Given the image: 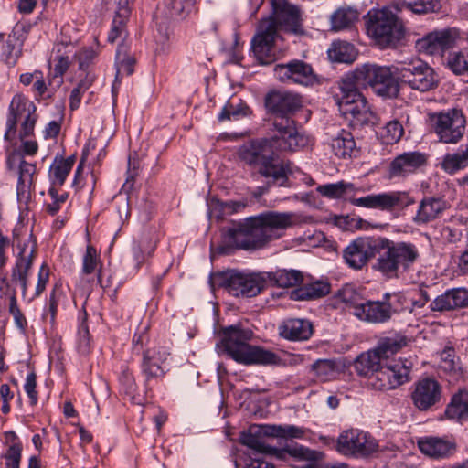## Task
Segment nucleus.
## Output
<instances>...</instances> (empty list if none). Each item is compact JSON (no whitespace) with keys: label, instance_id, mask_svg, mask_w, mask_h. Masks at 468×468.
<instances>
[{"label":"nucleus","instance_id":"dca6fc26","mask_svg":"<svg viewBox=\"0 0 468 468\" xmlns=\"http://www.w3.org/2000/svg\"><path fill=\"white\" fill-rule=\"evenodd\" d=\"M336 448L346 456L366 457L377 452L378 444L367 432L350 429L339 435Z\"/></svg>","mask_w":468,"mask_h":468},{"label":"nucleus","instance_id":"49530a36","mask_svg":"<svg viewBox=\"0 0 468 468\" xmlns=\"http://www.w3.org/2000/svg\"><path fill=\"white\" fill-rule=\"evenodd\" d=\"M156 248V241L143 239L134 242L132 248L135 268L139 270L147 258L152 257Z\"/></svg>","mask_w":468,"mask_h":468},{"label":"nucleus","instance_id":"37998d69","mask_svg":"<svg viewBox=\"0 0 468 468\" xmlns=\"http://www.w3.org/2000/svg\"><path fill=\"white\" fill-rule=\"evenodd\" d=\"M354 190V185L345 181L320 185L316 188L320 195L330 199L347 198L348 194L353 193Z\"/></svg>","mask_w":468,"mask_h":468},{"label":"nucleus","instance_id":"423d86ee","mask_svg":"<svg viewBox=\"0 0 468 468\" xmlns=\"http://www.w3.org/2000/svg\"><path fill=\"white\" fill-rule=\"evenodd\" d=\"M396 62L391 66L364 64L354 71L346 74L341 80L350 82L355 87L369 86L373 91L384 99H393L399 95V84L396 80Z\"/></svg>","mask_w":468,"mask_h":468},{"label":"nucleus","instance_id":"9d476101","mask_svg":"<svg viewBox=\"0 0 468 468\" xmlns=\"http://www.w3.org/2000/svg\"><path fill=\"white\" fill-rule=\"evenodd\" d=\"M396 71L401 83L420 92L432 90L439 85L435 70L416 56L396 61Z\"/></svg>","mask_w":468,"mask_h":468},{"label":"nucleus","instance_id":"6ab92c4d","mask_svg":"<svg viewBox=\"0 0 468 468\" xmlns=\"http://www.w3.org/2000/svg\"><path fill=\"white\" fill-rule=\"evenodd\" d=\"M168 356L169 353L166 349L160 346L148 348L144 352L141 370L147 388H151L165 377L167 371L165 362Z\"/></svg>","mask_w":468,"mask_h":468},{"label":"nucleus","instance_id":"2f4dec72","mask_svg":"<svg viewBox=\"0 0 468 468\" xmlns=\"http://www.w3.org/2000/svg\"><path fill=\"white\" fill-rule=\"evenodd\" d=\"M271 426H254L240 435V442L249 447L251 452L270 453L272 449L265 444L263 435L271 436L264 431H269Z\"/></svg>","mask_w":468,"mask_h":468},{"label":"nucleus","instance_id":"7c9ffc66","mask_svg":"<svg viewBox=\"0 0 468 468\" xmlns=\"http://www.w3.org/2000/svg\"><path fill=\"white\" fill-rule=\"evenodd\" d=\"M447 419L459 423L468 421V390L459 389L452 395L445 409Z\"/></svg>","mask_w":468,"mask_h":468},{"label":"nucleus","instance_id":"c03bdc74","mask_svg":"<svg viewBox=\"0 0 468 468\" xmlns=\"http://www.w3.org/2000/svg\"><path fill=\"white\" fill-rule=\"evenodd\" d=\"M441 363L440 367L442 371L448 373L456 380L463 377V370L460 366L459 360L455 359V351L452 347L445 348L440 355Z\"/></svg>","mask_w":468,"mask_h":468},{"label":"nucleus","instance_id":"4c0bfd02","mask_svg":"<svg viewBox=\"0 0 468 468\" xmlns=\"http://www.w3.org/2000/svg\"><path fill=\"white\" fill-rule=\"evenodd\" d=\"M358 20V12L350 6L337 8L330 16L331 30L341 31L350 28Z\"/></svg>","mask_w":468,"mask_h":468},{"label":"nucleus","instance_id":"864d4df0","mask_svg":"<svg viewBox=\"0 0 468 468\" xmlns=\"http://www.w3.org/2000/svg\"><path fill=\"white\" fill-rule=\"evenodd\" d=\"M404 134V128L400 122L392 120L388 122L381 133L382 139L388 144L398 143Z\"/></svg>","mask_w":468,"mask_h":468},{"label":"nucleus","instance_id":"473e14b6","mask_svg":"<svg viewBox=\"0 0 468 468\" xmlns=\"http://www.w3.org/2000/svg\"><path fill=\"white\" fill-rule=\"evenodd\" d=\"M384 363L385 360L372 348L360 354L355 360L354 367L359 376L367 378L368 382L369 377H372Z\"/></svg>","mask_w":468,"mask_h":468},{"label":"nucleus","instance_id":"ddd939ff","mask_svg":"<svg viewBox=\"0 0 468 468\" xmlns=\"http://www.w3.org/2000/svg\"><path fill=\"white\" fill-rule=\"evenodd\" d=\"M130 16V10L127 6H120L112 20V28L108 34V41L113 43L117 38L123 41L118 46L115 55L116 74L118 76L131 75L133 72L135 63L134 58L130 54V47L124 41L128 32L126 22Z\"/></svg>","mask_w":468,"mask_h":468},{"label":"nucleus","instance_id":"4468645a","mask_svg":"<svg viewBox=\"0 0 468 468\" xmlns=\"http://www.w3.org/2000/svg\"><path fill=\"white\" fill-rule=\"evenodd\" d=\"M430 120L432 131L441 143L454 144L463 137L466 118L462 110L453 108L434 112Z\"/></svg>","mask_w":468,"mask_h":468},{"label":"nucleus","instance_id":"b1692460","mask_svg":"<svg viewBox=\"0 0 468 468\" xmlns=\"http://www.w3.org/2000/svg\"><path fill=\"white\" fill-rule=\"evenodd\" d=\"M427 164V155L418 151L405 152L396 156L388 166L389 179H405L416 174Z\"/></svg>","mask_w":468,"mask_h":468},{"label":"nucleus","instance_id":"f257e3e1","mask_svg":"<svg viewBox=\"0 0 468 468\" xmlns=\"http://www.w3.org/2000/svg\"><path fill=\"white\" fill-rule=\"evenodd\" d=\"M376 253L378 256L373 268L389 279L409 271L420 258L414 243L384 237L356 239L344 250L343 258L350 268L360 270Z\"/></svg>","mask_w":468,"mask_h":468},{"label":"nucleus","instance_id":"0eeeda50","mask_svg":"<svg viewBox=\"0 0 468 468\" xmlns=\"http://www.w3.org/2000/svg\"><path fill=\"white\" fill-rule=\"evenodd\" d=\"M338 90L335 96V101L340 112L349 116L352 126H373L377 123V115L371 111L368 102L357 87L349 81L340 80Z\"/></svg>","mask_w":468,"mask_h":468},{"label":"nucleus","instance_id":"052dcab7","mask_svg":"<svg viewBox=\"0 0 468 468\" xmlns=\"http://www.w3.org/2000/svg\"><path fill=\"white\" fill-rule=\"evenodd\" d=\"M245 468H275L267 457V453L251 452L245 463Z\"/></svg>","mask_w":468,"mask_h":468},{"label":"nucleus","instance_id":"e2e57ef3","mask_svg":"<svg viewBox=\"0 0 468 468\" xmlns=\"http://www.w3.org/2000/svg\"><path fill=\"white\" fill-rule=\"evenodd\" d=\"M291 456L303 461H315L317 452L311 451L303 446H294L288 450Z\"/></svg>","mask_w":468,"mask_h":468},{"label":"nucleus","instance_id":"79ce46f5","mask_svg":"<svg viewBox=\"0 0 468 468\" xmlns=\"http://www.w3.org/2000/svg\"><path fill=\"white\" fill-rule=\"evenodd\" d=\"M440 7V0H398L395 5L398 11L408 10L417 15L435 12Z\"/></svg>","mask_w":468,"mask_h":468},{"label":"nucleus","instance_id":"4be33fe9","mask_svg":"<svg viewBox=\"0 0 468 468\" xmlns=\"http://www.w3.org/2000/svg\"><path fill=\"white\" fill-rule=\"evenodd\" d=\"M6 165L10 171L18 173L16 193L18 199H27L37 172L35 164L27 162L19 153L8 154Z\"/></svg>","mask_w":468,"mask_h":468},{"label":"nucleus","instance_id":"bb28decb","mask_svg":"<svg viewBox=\"0 0 468 468\" xmlns=\"http://www.w3.org/2000/svg\"><path fill=\"white\" fill-rule=\"evenodd\" d=\"M432 312H449L468 307V290L463 287L452 288L438 295L431 303Z\"/></svg>","mask_w":468,"mask_h":468},{"label":"nucleus","instance_id":"3c124183","mask_svg":"<svg viewBox=\"0 0 468 468\" xmlns=\"http://www.w3.org/2000/svg\"><path fill=\"white\" fill-rule=\"evenodd\" d=\"M21 54L22 44L15 37H8L2 48L5 62L10 67L15 66Z\"/></svg>","mask_w":468,"mask_h":468},{"label":"nucleus","instance_id":"69168bd1","mask_svg":"<svg viewBox=\"0 0 468 468\" xmlns=\"http://www.w3.org/2000/svg\"><path fill=\"white\" fill-rule=\"evenodd\" d=\"M78 348L81 354H87L90 350V333L88 326L84 324L79 328Z\"/></svg>","mask_w":468,"mask_h":468},{"label":"nucleus","instance_id":"f03ea898","mask_svg":"<svg viewBox=\"0 0 468 468\" xmlns=\"http://www.w3.org/2000/svg\"><path fill=\"white\" fill-rule=\"evenodd\" d=\"M298 216L292 211H266L246 218L236 227L228 229L225 242L233 248L257 250L281 239L285 231L296 225Z\"/></svg>","mask_w":468,"mask_h":468},{"label":"nucleus","instance_id":"774afa93","mask_svg":"<svg viewBox=\"0 0 468 468\" xmlns=\"http://www.w3.org/2000/svg\"><path fill=\"white\" fill-rule=\"evenodd\" d=\"M48 278L49 268L46 263H43L38 271L35 296H39L45 291L46 285L48 282Z\"/></svg>","mask_w":468,"mask_h":468},{"label":"nucleus","instance_id":"8fccbe9b","mask_svg":"<svg viewBox=\"0 0 468 468\" xmlns=\"http://www.w3.org/2000/svg\"><path fill=\"white\" fill-rule=\"evenodd\" d=\"M341 302L345 303L352 308V314L356 317L357 310L362 308L365 299L352 286L346 285L343 287L338 293Z\"/></svg>","mask_w":468,"mask_h":468},{"label":"nucleus","instance_id":"603ef678","mask_svg":"<svg viewBox=\"0 0 468 468\" xmlns=\"http://www.w3.org/2000/svg\"><path fill=\"white\" fill-rule=\"evenodd\" d=\"M447 66L455 75L468 73V52L459 50L449 53Z\"/></svg>","mask_w":468,"mask_h":468},{"label":"nucleus","instance_id":"09e8293b","mask_svg":"<svg viewBox=\"0 0 468 468\" xmlns=\"http://www.w3.org/2000/svg\"><path fill=\"white\" fill-rule=\"evenodd\" d=\"M250 113V108L242 101H239L238 103H234V101H229L218 114V120L220 122L230 120L231 118L239 120L242 117L248 116Z\"/></svg>","mask_w":468,"mask_h":468},{"label":"nucleus","instance_id":"2eb2a0df","mask_svg":"<svg viewBox=\"0 0 468 468\" xmlns=\"http://www.w3.org/2000/svg\"><path fill=\"white\" fill-rule=\"evenodd\" d=\"M410 367L407 360L393 359L384 363L372 377H369L367 385L373 389L388 391L407 383L410 380Z\"/></svg>","mask_w":468,"mask_h":468},{"label":"nucleus","instance_id":"0e129e2a","mask_svg":"<svg viewBox=\"0 0 468 468\" xmlns=\"http://www.w3.org/2000/svg\"><path fill=\"white\" fill-rule=\"evenodd\" d=\"M96 57L97 53L91 48H85L80 49L77 54L79 68L83 70L86 69L90 63H91Z\"/></svg>","mask_w":468,"mask_h":468},{"label":"nucleus","instance_id":"20e7f679","mask_svg":"<svg viewBox=\"0 0 468 468\" xmlns=\"http://www.w3.org/2000/svg\"><path fill=\"white\" fill-rule=\"evenodd\" d=\"M252 331L239 324L225 327L221 331V339L217 344L218 353H223L238 363L244 365H276L280 357L275 353L257 346L248 344Z\"/></svg>","mask_w":468,"mask_h":468},{"label":"nucleus","instance_id":"393cba45","mask_svg":"<svg viewBox=\"0 0 468 468\" xmlns=\"http://www.w3.org/2000/svg\"><path fill=\"white\" fill-rule=\"evenodd\" d=\"M390 299L391 294L387 292L381 301L366 300L362 308L357 310L356 317L361 321L372 324L388 322L396 313Z\"/></svg>","mask_w":468,"mask_h":468},{"label":"nucleus","instance_id":"7ed1b4c3","mask_svg":"<svg viewBox=\"0 0 468 468\" xmlns=\"http://www.w3.org/2000/svg\"><path fill=\"white\" fill-rule=\"evenodd\" d=\"M271 13L260 20L251 39V48L261 64L275 60V45L281 38L280 31L303 34L302 14L298 6L286 0H271Z\"/></svg>","mask_w":468,"mask_h":468},{"label":"nucleus","instance_id":"39448f33","mask_svg":"<svg viewBox=\"0 0 468 468\" xmlns=\"http://www.w3.org/2000/svg\"><path fill=\"white\" fill-rule=\"evenodd\" d=\"M265 139L252 141L239 149V157L248 165L257 168L258 172L271 182L284 186L288 174L292 173L289 162H278Z\"/></svg>","mask_w":468,"mask_h":468},{"label":"nucleus","instance_id":"c85d7f7f","mask_svg":"<svg viewBox=\"0 0 468 468\" xmlns=\"http://www.w3.org/2000/svg\"><path fill=\"white\" fill-rule=\"evenodd\" d=\"M418 446L423 454L434 459L448 457L455 450V444L452 441L435 436L420 438Z\"/></svg>","mask_w":468,"mask_h":468},{"label":"nucleus","instance_id":"cd10ccee","mask_svg":"<svg viewBox=\"0 0 468 468\" xmlns=\"http://www.w3.org/2000/svg\"><path fill=\"white\" fill-rule=\"evenodd\" d=\"M314 334L313 324L308 319L290 318L279 325V335L289 341H306Z\"/></svg>","mask_w":468,"mask_h":468},{"label":"nucleus","instance_id":"f8f14e48","mask_svg":"<svg viewBox=\"0 0 468 468\" xmlns=\"http://www.w3.org/2000/svg\"><path fill=\"white\" fill-rule=\"evenodd\" d=\"M37 107L27 96L17 93L9 104L6 118L5 139L12 141L17 133V123L20 122L21 136H33L37 121Z\"/></svg>","mask_w":468,"mask_h":468},{"label":"nucleus","instance_id":"de8ad7c7","mask_svg":"<svg viewBox=\"0 0 468 468\" xmlns=\"http://www.w3.org/2000/svg\"><path fill=\"white\" fill-rule=\"evenodd\" d=\"M99 263L100 258L97 254L96 249L91 245H88L82 259L81 272L82 274L89 275L97 271V280L101 284V273L99 269Z\"/></svg>","mask_w":468,"mask_h":468},{"label":"nucleus","instance_id":"a19ab883","mask_svg":"<svg viewBox=\"0 0 468 468\" xmlns=\"http://www.w3.org/2000/svg\"><path fill=\"white\" fill-rule=\"evenodd\" d=\"M75 163L74 156L56 157L49 167V178L53 186H62Z\"/></svg>","mask_w":468,"mask_h":468},{"label":"nucleus","instance_id":"58836bf2","mask_svg":"<svg viewBox=\"0 0 468 468\" xmlns=\"http://www.w3.org/2000/svg\"><path fill=\"white\" fill-rule=\"evenodd\" d=\"M332 150L334 154L341 158L356 155L357 149L352 133L342 130L332 141Z\"/></svg>","mask_w":468,"mask_h":468},{"label":"nucleus","instance_id":"680f3d73","mask_svg":"<svg viewBox=\"0 0 468 468\" xmlns=\"http://www.w3.org/2000/svg\"><path fill=\"white\" fill-rule=\"evenodd\" d=\"M55 62L53 80L57 86H60L63 81L62 76L69 67V58L68 56L58 55L55 58Z\"/></svg>","mask_w":468,"mask_h":468},{"label":"nucleus","instance_id":"6e6d98bb","mask_svg":"<svg viewBox=\"0 0 468 468\" xmlns=\"http://www.w3.org/2000/svg\"><path fill=\"white\" fill-rule=\"evenodd\" d=\"M268 430L271 431H264L266 433L271 436L282 437V438H302L304 434V431L294 425H285V426H271Z\"/></svg>","mask_w":468,"mask_h":468},{"label":"nucleus","instance_id":"ea45409f","mask_svg":"<svg viewBox=\"0 0 468 468\" xmlns=\"http://www.w3.org/2000/svg\"><path fill=\"white\" fill-rule=\"evenodd\" d=\"M466 166H468V145L464 148L460 147L454 153L445 154L441 163V169L450 175H453Z\"/></svg>","mask_w":468,"mask_h":468},{"label":"nucleus","instance_id":"412c9836","mask_svg":"<svg viewBox=\"0 0 468 468\" xmlns=\"http://www.w3.org/2000/svg\"><path fill=\"white\" fill-rule=\"evenodd\" d=\"M441 394L442 388L436 379L424 378L414 384L410 399L419 410L427 411L440 403Z\"/></svg>","mask_w":468,"mask_h":468},{"label":"nucleus","instance_id":"f704fd0d","mask_svg":"<svg viewBox=\"0 0 468 468\" xmlns=\"http://www.w3.org/2000/svg\"><path fill=\"white\" fill-rule=\"evenodd\" d=\"M266 282H271L273 285L281 288L295 287L303 282V276L300 271L297 270H277L272 272L264 273Z\"/></svg>","mask_w":468,"mask_h":468},{"label":"nucleus","instance_id":"9b49d317","mask_svg":"<svg viewBox=\"0 0 468 468\" xmlns=\"http://www.w3.org/2000/svg\"><path fill=\"white\" fill-rule=\"evenodd\" d=\"M270 136L264 138L275 155V152H296L311 144V139L297 131L295 122L289 116L272 117Z\"/></svg>","mask_w":468,"mask_h":468},{"label":"nucleus","instance_id":"5701e85b","mask_svg":"<svg viewBox=\"0 0 468 468\" xmlns=\"http://www.w3.org/2000/svg\"><path fill=\"white\" fill-rule=\"evenodd\" d=\"M18 248L19 253L12 271V279L20 284L22 293L25 295L27 289L28 271L37 253V242L34 236L30 233L23 243L18 244Z\"/></svg>","mask_w":468,"mask_h":468},{"label":"nucleus","instance_id":"bf43d9fd","mask_svg":"<svg viewBox=\"0 0 468 468\" xmlns=\"http://www.w3.org/2000/svg\"><path fill=\"white\" fill-rule=\"evenodd\" d=\"M8 311L14 318L16 327L21 331H24L27 326V322L25 315L23 314V313L21 312L17 305L16 295L15 292L9 297Z\"/></svg>","mask_w":468,"mask_h":468},{"label":"nucleus","instance_id":"5fc2aeb1","mask_svg":"<svg viewBox=\"0 0 468 468\" xmlns=\"http://www.w3.org/2000/svg\"><path fill=\"white\" fill-rule=\"evenodd\" d=\"M196 0H170L169 15L172 18L183 19L193 9Z\"/></svg>","mask_w":468,"mask_h":468},{"label":"nucleus","instance_id":"a211bd4d","mask_svg":"<svg viewBox=\"0 0 468 468\" xmlns=\"http://www.w3.org/2000/svg\"><path fill=\"white\" fill-rule=\"evenodd\" d=\"M275 77L282 83L309 86L316 81L312 66L300 59L277 64L273 69Z\"/></svg>","mask_w":468,"mask_h":468},{"label":"nucleus","instance_id":"aec40b11","mask_svg":"<svg viewBox=\"0 0 468 468\" xmlns=\"http://www.w3.org/2000/svg\"><path fill=\"white\" fill-rule=\"evenodd\" d=\"M460 37L457 28L446 27L433 30L416 42L420 51L428 55H442L452 48Z\"/></svg>","mask_w":468,"mask_h":468},{"label":"nucleus","instance_id":"1a4fd4ad","mask_svg":"<svg viewBox=\"0 0 468 468\" xmlns=\"http://www.w3.org/2000/svg\"><path fill=\"white\" fill-rule=\"evenodd\" d=\"M209 283L213 290L225 288L236 297H254L264 288V273H241L234 271L212 273Z\"/></svg>","mask_w":468,"mask_h":468},{"label":"nucleus","instance_id":"a878e982","mask_svg":"<svg viewBox=\"0 0 468 468\" xmlns=\"http://www.w3.org/2000/svg\"><path fill=\"white\" fill-rule=\"evenodd\" d=\"M265 106L269 112L276 116H288L302 106L299 95L287 91H271L265 98Z\"/></svg>","mask_w":468,"mask_h":468},{"label":"nucleus","instance_id":"e433bc0d","mask_svg":"<svg viewBox=\"0 0 468 468\" xmlns=\"http://www.w3.org/2000/svg\"><path fill=\"white\" fill-rule=\"evenodd\" d=\"M330 292V285L322 281L304 284L292 292L291 298L295 301L313 300L323 297Z\"/></svg>","mask_w":468,"mask_h":468},{"label":"nucleus","instance_id":"f3484780","mask_svg":"<svg viewBox=\"0 0 468 468\" xmlns=\"http://www.w3.org/2000/svg\"><path fill=\"white\" fill-rule=\"evenodd\" d=\"M349 202L356 206L371 209L391 210L404 208L414 204V198L406 191H392L371 194L358 198H350Z\"/></svg>","mask_w":468,"mask_h":468},{"label":"nucleus","instance_id":"a18cd8bd","mask_svg":"<svg viewBox=\"0 0 468 468\" xmlns=\"http://www.w3.org/2000/svg\"><path fill=\"white\" fill-rule=\"evenodd\" d=\"M315 377L323 382L332 380L339 373L336 363L331 359H319L311 366Z\"/></svg>","mask_w":468,"mask_h":468},{"label":"nucleus","instance_id":"c9c22d12","mask_svg":"<svg viewBox=\"0 0 468 468\" xmlns=\"http://www.w3.org/2000/svg\"><path fill=\"white\" fill-rule=\"evenodd\" d=\"M328 58L333 62L353 63L357 57L355 46L346 41H334L327 50Z\"/></svg>","mask_w":468,"mask_h":468},{"label":"nucleus","instance_id":"6e6552de","mask_svg":"<svg viewBox=\"0 0 468 468\" xmlns=\"http://www.w3.org/2000/svg\"><path fill=\"white\" fill-rule=\"evenodd\" d=\"M367 31L381 48H396L405 34L402 21L388 8L367 13Z\"/></svg>","mask_w":468,"mask_h":468},{"label":"nucleus","instance_id":"4d7b16f0","mask_svg":"<svg viewBox=\"0 0 468 468\" xmlns=\"http://www.w3.org/2000/svg\"><path fill=\"white\" fill-rule=\"evenodd\" d=\"M63 298L64 294L61 286L56 284L50 292L47 307L43 314V316L50 314L51 323L55 322V318L58 313V305Z\"/></svg>","mask_w":468,"mask_h":468},{"label":"nucleus","instance_id":"c756f323","mask_svg":"<svg viewBox=\"0 0 468 468\" xmlns=\"http://www.w3.org/2000/svg\"><path fill=\"white\" fill-rule=\"evenodd\" d=\"M446 207V202L443 199L426 197L420 201L413 221L417 225L427 224L439 218Z\"/></svg>","mask_w":468,"mask_h":468},{"label":"nucleus","instance_id":"13d9d810","mask_svg":"<svg viewBox=\"0 0 468 468\" xmlns=\"http://www.w3.org/2000/svg\"><path fill=\"white\" fill-rule=\"evenodd\" d=\"M22 455V445L16 441L12 443L4 454L5 468H19Z\"/></svg>","mask_w":468,"mask_h":468},{"label":"nucleus","instance_id":"72a5a7b5","mask_svg":"<svg viewBox=\"0 0 468 468\" xmlns=\"http://www.w3.org/2000/svg\"><path fill=\"white\" fill-rule=\"evenodd\" d=\"M407 345L406 336L394 334L389 336L381 337L377 346L374 347L375 351L379 355V356L385 360V362L389 363L394 358H391L392 356L397 354L402 347Z\"/></svg>","mask_w":468,"mask_h":468},{"label":"nucleus","instance_id":"338daca9","mask_svg":"<svg viewBox=\"0 0 468 468\" xmlns=\"http://www.w3.org/2000/svg\"><path fill=\"white\" fill-rule=\"evenodd\" d=\"M37 381L35 373H30L27 376L26 383L24 386L25 391L27 394L31 405L37 403V392L36 390Z\"/></svg>","mask_w":468,"mask_h":468}]
</instances>
